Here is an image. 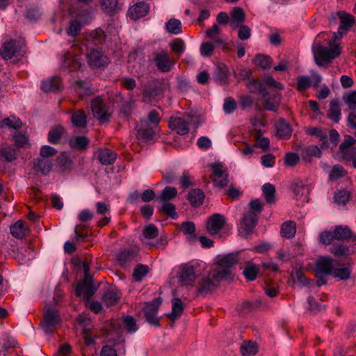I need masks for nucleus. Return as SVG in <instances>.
Returning a JSON list of instances; mask_svg holds the SVG:
<instances>
[{"label": "nucleus", "instance_id": "f257e3e1", "mask_svg": "<svg viewBox=\"0 0 356 356\" xmlns=\"http://www.w3.org/2000/svg\"><path fill=\"white\" fill-rule=\"evenodd\" d=\"M122 325L129 333L135 332L138 330L136 320L131 316H124L121 320H112L106 325L105 328L106 334L109 341H113L115 343L124 341L122 339Z\"/></svg>", "mask_w": 356, "mask_h": 356}, {"label": "nucleus", "instance_id": "f03ea898", "mask_svg": "<svg viewBox=\"0 0 356 356\" xmlns=\"http://www.w3.org/2000/svg\"><path fill=\"white\" fill-rule=\"evenodd\" d=\"M327 48L321 44L320 42L315 43L312 50L316 63L318 66H324L332 62L341 54V49L339 44H333L332 41L329 42Z\"/></svg>", "mask_w": 356, "mask_h": 356}, {"label": "nucleus", "instance_id": "7ed1b4c3", "mask_svg": "<svg viewBox=\"0 0 356 356\" xmlns=\"http://www.w3.org/2000/svg\"><path fill=\"white\" fill-rule=\"evenodd\" d=\"M334 240L355 241L356 234L348 226L341 225L336 226L332 232L325 230L319 234L318 241L323 245H330Z\"/></svg>", "mask_w": 356, "mask_h": 356}, {"label": "nucleus", "instance_id": "20e7f679", "mask_svg": "<svg viewBox=\"0 0 356 356\" xmlns=\"http://www.w3.org/2000/svg\"><path fill=\"white\" fill-rule=\"evenodd\" d=\"M225 218L219 213L213 214L207 220V229L215 238H221L229 235L232 228L225 226Z\"/></svg>", "mask_w": 356, "mask_h": 356}, {"label": "nucleus", "instance_id": "39448f33", "mask_svg": "<svg viewBox=\"0 0 356 356\" xmlns=\"http://www.w3.org/2000/svg\"><path fill=\"white\" fill-rule=\"evenodd\" d=\"M238 261L237 255L234 254H228L221 257H218L217 261L218 268L209 273V276L212 277L216 281L220 282L228 277L231 275L230 268Z\"/></svg>", "mask_w": 356, "mask_h": 356}, {"label": "nucleus", "instance_id": "423d86ee", "mask_svg": "<svg viewBox=\"0 0 356 356\" xmlns=\"http://www.w3.org/2000/svg\"><path fill=\"white\" fill-rule=\"evenodd\" d=\"M193 125H195V128L197 127L198 119L197 117L191 115L171 118L169 122L171 129L182 136L187 134L189 131V127Z\"/></svg>", "mask_w": 356, "mask_h": 356}, {"label": "nucleus", "instance_id": "0eeeda50", "mask_svg": "<svg viewBox=\"0 0 356 356\" xmlns=\"http://www.w3.org/2000/svg\"><path fill=\"white\" fill-rule=\"evenodd\" d=\"M355 140L350 136H347L343 142L340 145L337 154L341 161L348 164L352 162L356 156V148L353 147Z\"/></svg>", "mask_w": 356, "mask_h": 356}, {"label": "nucleus", "instance_id": "6e6552de", "mask_svg": "<svg viewBox=\"0 0 356 356\" xmlns=\"http://www.w3.org/2000/svg\"><path fill=\"white\" fill-rule=\"evenodd\" d=\"M339 264L328 257H321L315 261L314 273L316 276L332 275L334 268Z\"/></svg>", "mask_w": 356, "mask_h": 356}, {"label": "nucleus", "instance_id": "1a4fd4ad", "mask_svg": "<svg viewBox=\"0 0 356 356\" xmlns=\"http://www.w3.org/2000/svg\"><path fill=\"white\" fill-rule=\"evenodd\" d=\"M60 322L58 311L54 308H47L44 312V319L41 327L46 333L54 332L58 324Z\"/></svg>", "mask_w": 356, "mask_h": 356}, {"label": "nucleus", "instance_id": "9d476101", "mask_svg": "<svg viewBox=\"0 0 356 356\" xmlns=\"http://www.w3.org/2000/svg\"><path fill=\"white\" fill-rule=\"evenodd\" d=\"M257 219V215L254 211H245L239 224L238 234L247 237L255 227Z\"/></svg>", "mask_w": 356, "mask_h": 356}, {"label": "nucleus", "instance_id": "9b49d317", "mask_svg": "<svg viewBox=\"0 0 356 356\" xmlns=\"http://www.w3.org/2000/svg\"><path fill=\"white\" fill-rule=\"evenodd\" d=\"M252 85L259 86L261 92L263 107L268 111H276L280 106V95L278 93L270 95L266 90L260 88L261 83L259 81H253Z\"/></svg>", "mask_w": 356, "mask_h": 356}, {"label": "nucleus", "instance_id": "f8f14e48", "mask_svg": "<svg viewBox=\"0 0 356 356\" xmlns=\"http://www.w3.org/2000/svg\"><path fill=\"white\" fill-rule=\"evenodd\" d=\"M161 302V299L157 298L152 302L146 303L145 306L143 307L144 316L146 321L149 324L157 327L160 326L159 318L156 315Z\"/></svg>", "mask_w": 356, "mask_h": 356}, {"label": "nucleus", "instance_id": "ddd939ff", "mask_svg": "<svg viewBox=\"0 0 356 356\" xmlns=\"http://www.w3.org/2000/svg\"><path fill=\"white\" fill-rule=\"evenodd\" d=\"M91 109L93 116L100 122L103 123L109 120L110 114L100 97H96L92 101Z\"/></svg>", "mask_w": 356, "mask_h": 356}, {"label": "nucleus", "instance_id": "4468645a", "mask_svg": "<svg viewBox=\"0 0 356 356\" xmlns=\"http://www.w3.org/2000/svg\"><path fill=\"white\" fill-rule=\"evenodd\" d=\"M97 291V287L94 286L92 278L84 279L83 282L79 283L76 288V296L83 297L88 301L93 296Z\"/></svg>", "mask_w": 356, "mask_h": 356}, {"label": "nucleus", "instance_id": "2eb2a0df", "mask_svg": "<svg viewBox=\"0 0 356 356\" xmlns=\"http://www.w3.org/2000/svg\"><path fill=\"white\" fill-rule=\"evenodd\" d=\"M213 170V181L215 186L223 188L228 184L227 174L220 163H215L211 165Z\"/></svg>", "mask_w": 356, "mask_h": 356}, {"label": "nucleus", "instance_id": "dca6fc26", "mask_svg": "<svg viewBox=\"0 0 356 356\" xmlns=\"http://www.w3.org/2000/svg\"><path fill=\"white\" fill-rule=\"evenodd\" d=\"M154 61L159 70L162 72L170 71L175 65L174 61L171 60L168 53L165 51L157 53L154 57Z\"/></svg>", "mask_w": 356, "mask_h": 356}, {"label": "nucleus", "instance_id": "f3484780", "mask_svg": "<svg viewBox=\"0 0 356 356\" xmlns=\"http://www.w3.org/2000/svg\"><path fill=\"white\" fill-rule=\"evenodd\" d=\"M88 62L92 67L99 68L108 63V57L99 49H92L88 54Z\"/></svg>", "mask_w": 356, "mask_h": 356}, {"label": "nucleus", "instance_id": "a211bd4d", "mask_svg": "<svg viewBox=\"0 0 356 356\" xmlns=\"http://www.w3.org/2000/svg\"><path fill=\"white\" fill-rule=\"evenodd\" d=\"M90 19L91 17L88 14L86 15L79 14L75 19L70 22L67 31V35L71 37L76 36L81 30L82 24H88Z\"/></svg>", "mask_w": 356, "mask_h": 356}, {"label": "nucleus", "instance_id": "6ab92c4d", "mask_svg": "<svg viewBox=\"0 0 356 356\" xmlns=\"http://www.w3.org/2000/svg\"><path fill=\"white\" fill-rule=\"evenodd\" d=\"M136 129L138 131V136L145 140H151L154 138L156 129L149 122L143 120H140L138 124H136Z\"/></svg>", "mask_w": 356, "mask_h": 356}, {"label": "nucleus", "instance_id": "aec40b11", "mask_svg": "<svg viewBox=\"0 0 356 356\" xmlns=\"http://www.w3.org/2000/svg\"><path fill=\"white\" fill-rule=\"evenodd\" d=\"M21 46L19 43L14 40L4 42L0 54L3 58L6 60L11 59L19 51Z\"/></svg>", "mask_w": 356, "mask_h": 356}, {"label": "nucleus", "instance_id": "412c9836", "mask_svg": "<svg viewBox=\"0 0 356 356\" xmlns=\"http://www.w3.org/2000/svg\"><path fill=\"white\" fill-rule=\"evenodd\" d=\"M149 11V6L143 1L138 2L131 6L128 10L129 16L134 19L145 17Z\"/></svg>", "mask_w": 356, "mask_h": 356}, {"label": "nucleus", "instance_id": "4be33fe9", "mask_svg": "<svg viewBox=\"0 0 356 356\" xmlns=\"http://www.w3.org/2000/svg\"><path fill=\"white\" fill-rule=\"evenodd\" d=\"M6 251L9 255L15 257L19 262H23L26 260V255L24 252L31 251L30 246H4L3 250H0V253Z\"/></svg>", "mask_w": 356, "mask_h": 356}, {"label": "nucleus", "instance_id": "5701e85b", "mask_svg": "<svg viewBox=\"0 0 356 356\" xmlns=\"http://www.w3.org/2000/svg\"><path fill=\"white\" fill-rule=\"evenodd\" d=\"M196 277L197 275L193 266L186 264L181 266L179 275V280L181 283L185 285L192 284Z\"/></svg>", "mask_w": 356, "mask_h": 356}, {"label": "nucleus", "instance_id": "b1692460", "mask_svg": "<svg viewBox=\"0 0 356 356\" xmlns=\"http://www.w3.org/2000/svg\"><path fill=\"white\" fill-rule=\"evenodd\" d=\"M245 20V13L238 7H234L230 12V26L232 29H236L243 24Z\"/></svg>", "mask_w": 356, "mask_h": 356}, {"label": "nucleus", "instance_id": "393cba45", "mask_svg": "<svg viewBox=\"0 0 356 356\" xmlns=\"http://www.w3.org/2000/svg\"><path fill=\"white\" fill-rule=\"evenodd\" d=\"M138 255V250L125 249L116 254V259L122 267H125L128 264L134 261Z\"/></svg>", "mask_w": 356, "mask_h": 356}, {"label": "nucleus", "instance_id": "a878e982", "mask_svg": "<svg viewBox=\"0 0 356 356\" xmlns=\"http://www.w3.org/2000/svg\"><path fill=\"white\" fill-rule=\"evenodd\" d=\"M216 288V284L210 277H203L198 283L197 291L198 294L204 296L214 291Z\"/></svg>", "mask_w": 356, "mask_h": 356}, {"label": "nucleus", "instance_id": "bb28decb", "mask_svg": "<svg viewBox=\"0 0 356 356\" xmlns=\"http://www.w3.org/2000/svg\"><path fill=\"white\" fill-rule=\"evenodd\" d=\"M10 231L15 238H22L29 232V228L24 221L19 220L10 226Z\"/></svg>", "mask_w": 356, "mask_h": 356}, {"label": "nucleus", "instance_id": "cd10ccee", "mask_svg": "<svg viewBox=\"0 0 356 356\" xmlns=\"http://www.w3.org/2000/svg\"><path fill=\"white\" fill-rule=\"evenodd\" d=\"M321 147L317 145H309L301 152V158L306 162H310L313 156L321 158L322 156Z\"/></svg>", "mask_w": 356, "mask_h": 356}, {"label": "nucleus", "instance_id": "c85d7f7f", "mask_svg": "<svg viewBox=\"0 0 356 356\" xmlns=\"http://www.w3.org/2000/svg\"><path fill=\"white\" fill-rule=\"evenodd\" d=\"M307 133L311 136H315L321 142V149L327 148L330 147V143L327 140V136L325 131L317 127H310L307 130Z\"/></svg>", "mask_w": 356, "mask_h": 356}, {"label": "nucleus", "instance_id": "c756f323", "mask_svg": "<svg viewBox=\"0 0 356 356\" xmlns=\"http://www.w3.org/2000/svg\"><path fill=\"white\" fill-rule=\"evenodd\" d=\"M120 293L115 288H110L106 291L102 297V300L108 307L117 304L120 298Z\"/></svg>", "mask_w": 356, "mask_h": 356}, {"label": "nucleus", "instance_id": "7c9ffc66", "mask_svg": "<svg viewBox=\"0 0 356 356\" xmlns=\"http://www.w3.org/2000/svg\"><path fill=\"white\" fill-rule=\"evenodd\" d=\"M97 159L102 165H108L115 161L116 154L108 149H104L99 152Z\"/></svg>", "mask_w": 356, "mask_h": 356}, {"label": "nucleus", "instance_id": "2f4dec72", "mask_svg": "<svg viewBox=\"0 0 356 356\" xmlns=\"http://www.w3.org/2000/svg\"><path fill=\"white\" fill-rule=\"evenodd\" d=\"M41 88L44 92L58 91L61 83L58 77H51L42 82Z\"/></svg>", "mask_w": 356, "mask_h": 356}, {"label": "nucleus", "instance_id": "473e14b6", "mask_svg": "<svg viewBox=\"0 0 356 356\" xmlns=\"http://www.w3.org/2000/svg\"><path fill=\"white\" fill-rule=\"evenodd\" d=\"M184 311L183 302L179 298H175L172 300V312L168 314V317L175 321L180 317Z\"/></svg>", "mask_w": 356, "mask_h": 356}, {"label": "nucleus", "instance_id": "72a5a7b5", "mask_svg": "<svg viewBox=\"0 0 356 356\" xmlns=\"http://www.w3.org/2000/svg\"><path fill=\"white\" fill-rule=\"evenodd\" d=\"M240 352L243 356H254L258 352V346L252 341H245L241 345Z\"/></svg>", "mask_w": 356, "mask_h": 356}, {"label": "nucleus", "instance_id": "f704fd0d", "mask_svg": "<svg viewBox=\"0 0 356 356\" xmlns=\"http://www.w3.org/2000/svg\"><path fill=\"white\" fill-rule=\"evenodd\" d=\"M341 113L339 101L337 99L332 100L327 112L328 118L334 122H338L341 120Z\"/></svg>", "mask_w": 356, "mask_h": 356}, {"label": "nucleus", "instance_id": "c9c22d12", "mask_svg": "<svg viewBox=\"0 0 356 356\" xmlns=\"http://www.w3.org/2000/svg\"><path fill=\"white\" fill-rule=\"evenodd\" d=\"M276 134L277 136L282 139L289 138L291 134L292 130L290 125L284 120H281L276 124Z\"/></svg>", "mask_w": 356, "mask_h": 356}, {"label": "nucleus", "instance_id": "e433bc0d", "mask_svg": "<svg viewBox=\"0 0 356 356\" xmlns=\"http://www.w3.org/2000/svg\"><path fill=\"white\" fill-rule=\"evenodd\" d=\"M71 121L74 127L85 128L87 125V116L83 110H78L72 114Z\"/></svg>", "mask_w": 356, "mask_h": 356}, {"label": "nucleus", "instance_id": "4c0bfd02", "mask_svg": "<svg viewBox=\"0 0 356 356\" xmlns=\"http://www.w3.org/2000/svg\"><path fill=\"white\" fill-rule=\"evenodd\" d=\"M166 31L172 35H179L182 33V24L180 20L171 18L165 25Z\"/></svg>", "mask_w": 356, "mask_h": 356}, {"label": "nucleus", "instance_id": "58836bf2", "mask_svg": "<svg viewBox=\"0 0 356 356\" xmlns=\"http://www.w3.org/2000/svg\"><path fill=\"white\" fill-rule=\"evenodd\" d=\"M204 198V193L200 189L191 190L188 194V200L193 207L201 205L203 202Z\"/></svg>", "mask_w": 356, "mask_h": 356}, {"label": "nucleus", "instance_id": "ea45409f", "mask_svg": "<svg viewBox=\"0 0 356 356\" xmlns=\"http://www.w3.org/2000/svg\"><path fill=\"white\" fill-rule=\"evenodd\" d=\"M89 140L86 136H76L69 140L70 146L78 150H83L88 146Z\"/></svg>", "mask_w": 356, "mask_h": 356}, {"label": "nucleus", "instance_id": "a19ab883", "mask_svg": "<svg viewBox=\"0 0 356 356\" xmlns=\"http://www.w3.org/2000/svg\"><path fill=\"white\" fill-rule=\"evenodd\" d=\"M34 167L42 174L47 175L51 170L52 163L49 159L40 157L34 163Z\"/></svg>", "mask_w": 356, "mask_h": 356}, {"label": "nucleus", "instance_id": "79ce46f5", "mask_svg": "<svg viewBox=\"0 0 356 356\" xmlns=\"http://www.w3.org/2000/svg\"><path fill=\"white\" fill-rule=\"evenodd\" d=\"M339 266V265L334 268L332 276L341 280H347L350 279L352 272L351 268L348 266L342 267Z\"/></svg>", "mask_w": 356, "mask_h": 356}, {"label": "nucleus", "instance_id": "37998d69", "mask_svg": "<svg viewBox=\"0 0 356 356\" xmlns=\"http://www.w3.org/2000/svg\"><path fill=\"white\" fill-rule=\"evenodd\" d=\"M261 306V302L257 300L254 302L245 301L237 306V311L241 314H248Z\"/></svg>", "mask_w": 356, "mask_h": 356}, {"label": "nucleus", "instance_id": "c03bdc74", "mask_svg": "<svg viewBox=\"0 0 356 356\" xmlns=\"http://www.w3.org/2000/svg\"><path fill=\"white\" fill-rule=\"evenodd\" d=\"M262 191L266 202L268 204H273L275 202V188L270 184L266 183L262 186Z\"/></svg>", "mask_w": 356, "mask_h": 356}, {"label": "nucleus", "instance_id": "a18cd8bd", "mask_svg": "<svg viewBox=\"0 0 356 356\" xmlns=\"http://www.w3.org/2000/svg\"><path fill=\"white\" fill-rule=\"evenodd\" d=\"M177 195V190L175 187L166 186L161 194L156 197L159 202H168Z\"/></svg>", "mask_w": 356, "mask_h": 356}, {"label": "nucleus", "instance_id": "49530a36", "mask_svg": "<svg viewBox=\"0 0 356 356\" xmlns=\"http://www.w3.org/2000/svg\"><path fill=\"white\" fill-rule=\"evenodd\" d=\"M292 189L297 199H302V201H307V195L309 193V189L307 186L303 184L295 183L292 185Z\"/></svg>", "mask_w": 356, "mask_h": 356}, {"label": "nucleus", "instance_id": "de8ad7c7", "mask_svg": "<svg viewBox=\"0 0 356 356\" xmlns=\"http://www.w3.org/2000/svg\"><path fill=\"white\" fill-rule=\"evenodd\" d=\"M296 232V224L292 221L284 222L281 227V236L284 238L294 236Z\"/></svg>", "mask_w": 356, "mask_h": 356}, {"label": "nucleus", "instance_id": "09e8293b", "mask_svg": "<svg viewBox=\"0 0 356 356\" xmlns=\"http://www.w3.org/2000/svg\"><path fill=\"white\" fill-rule=\"evenodd\" d=\"M64 134L63 127L57 126L50 129L48 134V141L51 143H57Z\"/></svg>", "mask_w": 356, "mask_h": 356}, {"label": "nucleus", "instance_id": "8fccbe9b", "mask_svg": "<svg viewBox=\"0 0 356 356\" xmlns=\"http://www.w3.org/2000/svg\"><path fill=\"white\" fill-rule=\"evenodd\" d=\"M149 268L147 265L138 264L134 270L133 277L136 282H140L148 273Z\"/></svg>", "mask_w": 356, "mask_h": 356}, {"label": "nucleus", "instance_id": "3c124183", "mask_svg": "<svg viewBox=\"0 0 356 356\" xmlns=\"http://www.w3.org/2000/svg\"><path fill=\"white\" fill-rule=\"evenodd\" d=\"M340 29L346 31L353 24L354 18L351 15L347 13H341L339 16Z\"/></svg>", "mask_w": 356, "mask_h": 356}, {"label": "nucleus", "instance_id": "603ef678", "mask_svg": "<svg viewBox=\"0 0 356 356\" xmlns=\"http://www.w3.org/2000/svg\"><path fill=\"white\" fill-rule=\"evenodd\" d=\"M344 103L350 110H356V91L353 90L346 92L343 96Z\"/></svg>", "mask_w": 356, "mask_h": 356}, {"label": "nucleus", "instance_id": "864d4df0", "mask_svg": "<svg viewBox=\"0 0 356 356\" xmlns=\"http://www.w3.org/2000/svg\"><path fill=\"white\" fill-rule=\"evenodd\" d=\"M254 63L257 67L263 69H268L271 66V59L269 56L259 54L255 57Z\"/></svg>", "mask_w": 356, "mask_h": 356}, {"label": "nucleus", "instance_id": "5fc2aeb1", "mask_svg": "<svg viewBox=\"0 0 356 356\" xmlns=\"http://www.w3.org/2000/svg\"><path fill=\"white\" fill-rule=\"evenodd\" d=\"M181 229L188 238L195 237V225L193 222H184L181 225Z\"/></svg>", "mask_w": 356, "mask_h": 356}, {"label": "nucleus", "instance_id": "6e6d98bb", "mask_svg": "<svg viewBox=\"0 0 356 356\" xmlns=\"http://www.w3.org/2000/svg\"><path fill=\"white\" fill-rule=\"evenodd\" d=\"M347 174L346 170L340 165H334L330 173V179L336 180L345 177Z\"/></svg>", "mask_w": 356, "mask_h": 356}, {"label": "nucleus", "instance_id": "4d7b16f0", "mask_svg": "<svg viewBox=\"0 0 356 356\" xmlns=\"http://www.w3.org/2000/svg\"><path fill=\"white\" fill-rule=\"evenodd\" d=\"M0 126H6L9 128L17 129L22 127V122L19 118H17L15 117H10L3 120Z\"/></svg>", "mask_w": 356, "mask_h": 356}, {"label": "nucleus", "instance_id": "13d9d810", "mask_svg": "<svg viewBox=\"0 0 356 356\" xmlns=\"http://www.w3.org/2000/svg\"><path fill=\"white\" fill-rule=\"evenodd\" d=\"M170 45L172 50L179 55L183 54L186 49L185 42L181 38L174 39Z\"/></svg>", "mask_w": 356, "mask_h": 356}, {"label": "nucleus", "instance_id": "bf43d9fd", "mask_svg": "<svg viewBox=\"0 0 356 356\" xmlns=\"http://www.w3.org/2000/svg\"><path fill=\"white\" fill-rule=\"evenodd\" d=\"M259 268L255 265L247 266L243 270L245 277L249 281H253L257 278Z\"/></svg>", "mask_w": 356, "mask_h": 356}, {"label": "nucleus", "instance_id": "052dcab7", "mask_svg": "<svg viewBox=\"0 0 356 356\" xmlns=\"http://www.w3.org/2000/svg\"><path fill=\"white\" fill-rule=\"evenodd\" d=\"M311 86V79L308 76H300L297 79V88L299 91H304Z\"/></svg>", "mask_w": 356, "mask_h": 356}, {"label": "nucleus", "instance_id": "680f3d73", "mask_svg": "<svg viewBox=\"0 0 356 356\" xmlns=\"http://www.w3.org/2000/svg\"><path fill=\"white\" fill-rule=\"evenodd\" d=\"M236 107L237 103L234 98L227 97L225 99V102L223 104V110L225 113H232L236 109Z\"/></svg>", "mask_w": 356, "mask_h": 356}, {"label": "nucleus", "instance_id": "e2e57ef3", "mask_svg": "<svg viewBox=\"0 0 356 356\" xmlns=\"http://www.w3.org/2000/svg\"><path fill=\"white\" fill-rule=\"evenodd\" d=\"M101 5L105 13L111 14L117 8L118 0H102Z\"/></svg>", "mask_w": 356, "mask_h": 356}, {"label": "nucleus", "instance_id": "0e129e2a", "mask_svg": "<svg viewBox=\"0 0 356 356\" xmlns=\"http://www.w3.org/2000/svg\"><path fill=\"white\" fill-rule=\"evenodd\" d=\"M1 156L8 162H11L16 159L15 150L12 147H5L1 151Z\"/></svg>", "mask_w": 356, "mask_h": 356}, {"label": "nucleus", "instance_id": "69168bd1", "mask_svg": "<svg viewBox=\"0 0 356 356\" xmlns=\"http://www.w3.org/2000/svg\"><path fill=\"white\" fill-rule=\"evenodd\" d=\"M300 161V156L297 153L288 152L284 157L285 164L288 166H294Z\"/></svg>", "mask_w": 356, "mask_h": 356}, {"label": "nucleus", "instance_id": "338daca9", "mask_svg": "<svg viewBox=\"0 0 356 356\" xmlns=\"http://www.w3.org/2000/svg\"><path fill=\"white\" fill-rule=\"evenodd\" d=\"M163 204L162 206V211L165 213L168 216H170L172 218H177V215L176 213L175 206L170 203L168 202H163Z\"/></svg>", "mask_w": 356, "mask_h": 356}, {"label": "nucleus", "instance_id": "774afa93", "mask_svg": "<svg viewBox=\"0 0 356 356\" xmlns=\"http://www.w3.org/2000/svg\"><path fill=\"white\" fill-rule=\"evenodd\" d=\"M214 46L211 42H204L200 47V54L204 57L211 56L213 52Z\"/></svg>", "mask_w": 356, "mask_h": 356}]
</instances>
